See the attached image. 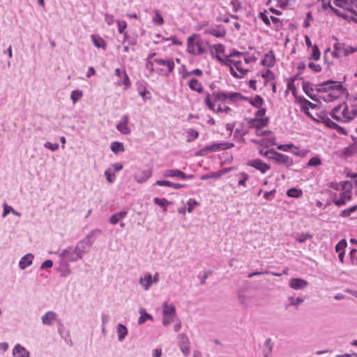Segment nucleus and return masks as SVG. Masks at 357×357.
Returning a JSON list of instances; mask_svg holds the SVG:
<instances>
[{"mask_svg":"<svg viewBox=\"0 0 357 357\" xmlns=\"http://www.w3.org/2000/svg\"><path fill=\"white\" fill-rule=\"evenodd\" d=\"M217 59L223 65L229 68L232 77L242 79L253 69L256 62L254 56L242 52H234L224 58L217 56Z\"/></svg>","mask_w":357,"mask_h":357,"instance_id":"1","label":"nucleus"},{"mask_svg":"<svg viewBox=\"0 0 357 357\" xmlns=\"http://www.w3.org/2000/svg\"><path fill=\"white\" fill-rule=\"evenodd\" d=\"M345 91L341 82L328 80L319 85L316 99L319 102H332L344 95Z\"/></svg>","mask_w":357,"mask_h":357,"instance_id":"2","label":"nucleus"},{"mask_svg":"<svg viewBox=\"0 0 357 357\" xmlns=\"http://www.w3.org/2000/svg\"><path fill=\"white\" fill-rule=\"evenodd\" d=\"M238 96V93H237L218 91L211 94L209 92H206L204 93V102L211 111L214 112L217 109L218 105H221L227 102H233Z\"/></svg>","mask_w":357,"mask_h":357,"instance_id":"3","label":"nucleus"},{"mask_svg":"<svg viewBox=\"0 0 357 357\" xmlns=\"http://www.w3.org/2000/svg\"><path fill=\"white\" fill-rule=\"evenodd\" d=\"M331 116L337 121L349 123L357 116V107L343 102L335 107L331 112Z\"/></svg>","mask_w":357,"mask_h":357,"instance_id":"4","label":"nucleus"},{"mask_svg":"<svg viewBox=\"0 0 357 357\" xmlns=\"http://www.w3.org/2000/svg\"><path fill=\"white\" fill-rule=\"evenodd\" d=\"M208 42L197 34H192L187 39L186 52L192 56L205 54L208 50Z\"/></svg>","mask_w":357,"mask_h":357,"instance_id":"5","label":"nucleus"},{"mask_svg":"<svg viewBox=\"0 0 357 357\" xmlns=\"http://www.w3.org/2000/svg\"><path fill=\"white\" fill-rule=\"evenodd\" d=\"M352 197V185L349 181H344L342 184V192L338 197H333V202L337 206L344 205Z\"/></svg>","mask_w":357,"mask_h":357,"instance_id":"6","label":"nucleus"},{"mask_svg":"<svg viewBox=\"0 0 357 357\" xmlns=\"http://www.w3.org/2000/svg\"><path fill=\"white\" fill-rule=\"evenodd\" d=\"M333 56L335 57L348 56L357 52V46H351L344 43L337 42L333 45Z\"/></svg>","mask_w":357,"mask_h":357,"instance_id":"7","label":"nucleus"},{"mask_svg":"<svg viewBox=\"0 0 357 357\" xmlns=\"http://www.w3.org/2000/svg\"><path fill=\"white\" fill-rule=\"evenodd\" d=\"M350 0H330L328 6L334 13L342 17L339 13H344L346 10H353L354 8H350Z\"/></svg>","mask_w":357,"mask_h":357,"instance_id":"8","label":"nucleus"},{"mask_svg":"<svg viewBox=\"0 0 357 357\" xmlns=\"http://www.w3.org/2000/svg\"><path fill=\"white\" fill-rule=\"evenodd\" d=\"M162 312H163V324L167 325L170 324L176 314V309L173 305H169L167 303H165L162 305Z\"/></svg>","mask_w":357,"mask_h":357,"instance_id":"9","label":"nucleus"},{"mask_svg":"<svg viewBox=\"0 0 357 357\" xmlns=\"http://www.w3.org/2000/svg\"><path fill=\"white\" fill-rule=\"evenodd\" d=\"M247 165L255 168L263 174L271 169V166L261 159L250 160L247 162Z\"/></svg>","mask_w":357,"mask_h":357,"instance_id":"10","label":"nucleus"},{"mask_svg":"<svg viewBox=\"0 0 357 357\" xmlns=\"http://www.w3.org/2000/svg\"><path fill=\"white\" fill-rule=\"evenodd\" d=\"M115 75L120 78L117 84L119 85L123 84L124 89H127L131 86V82L125 70L116 68L115 69Z\"/></svg>","mask_w":357,"mask_h":357,"instance_id":"11","label":"nucleus"},{"mask_svg":"<svg viewBox=\"0 0 357 357\" xmlns=\"http://www.w3.org/2000/svg\"><path fill=\"white\" fill-rule=\"evenodd\" d=\"M270 159L278 163L285 165L287 167L293 164V161L290 157L276 151L273 153V155L270 156Z\"/></svg>","mask_w":357,"mask_h":357,"instance_id":"12","label":"nucleus"},{"mask_svg":"<svg viewBox=\"0 0 357 357\" xmlns=\"http://www.w3.org/2000/svg\"><path fill=\"white\" fill-rule=\"evenodd\" d=\"M164 177H178L181 179H191L192 178V175H186L183 172L177 169H167L163 173Z\"/></svg>","mask_w":357,"mask_h":357,"instance_id":"13","label":"nucleus"},{"mask_svg":"<svg viewBox=\"0 0 357 357\" xmlns=\"http://www.w3.org/2000/svg\"><path fill=\"white\" fill-rule=\"evenodd\" d=\"M152 175V169L150 167L142 169L135 175V178L138 183L146 181Z\"/></svg>","mask_w":357,"mask_h":357,"instance_id":"14","label":"nucleus"},{"mask_svg":"<svg viewBox=\"0 0 357 357\" xmlns=\"http://www.w3.org/2000/svg\"><path fill=\"white\" fill-rule=\"evenodd\" d=\"M178 338V344L182 353L185 356H188L190 354V342L188 337L184 334H181Z\"/></svg>","mask_w":357,"mask_h":357,"instance_id":"15","label":"nucleus"},{"mask_svg":"<svg viewBox=\"0 0 357 357\" xmlns=\"http://www.w3.org/2000/svg\"><path fill=\"white\" fill-rule=\"evenodd\" d=\"M342 17L357 24V1L354 5L353 10H346L344 13H339Z\"/></svg>","mask_w":357,"mask_h":357,"instance_id":"16","label":"nucleus"},{"mask_svg":"<svg viewBox=\"0 0 357 357\" xmlns=\"http://www.w3.org/2000/svg\"><path fill=\"white\" fill-rule=\"evenodd\" d=\"M188 79V86L192 91H196L199 93L203 92L204 86L199 80L195 77H190Z\"/></svg>","mask_w":357,"mask_h":357,"instance_id":"17","label":"nucleus"},{"mask_svg":"<svg viewBox=\"0 0 357 357\" xmlns=\"http://www.w3.org/2000/svg\"><path fill=\"white\" fill-rule=\"evenodd\" d=\"M347 246V243L345 239H342L335 245V252L338 254V257L341 263H344V257Z\"/></svg>","mask_w":357,"mask_h":357,"instance_id":"18","label":"nucleus"},{"mask_svg":"<svg viewBox=\"0 0 357 357\" xmlns=\"http://www.w3.org/2000/svg\"><path fill=\"white\" fill-rule=\"evenodd\" d=\"M128 117L126 115L122 116L121 121L117 124L116 129L122 134L128 135L130 133V129L128 126Z\"/></svg>","mask_w":357,"mask_h":357,"instance_id":"19","label":"nucleus"},{"mask_svg":"<svg viewBox=\"0 0 357 357\" xmlns=\"http://www.w3.org/2000/svg\"><path fill=\"white\" fill-rule=\"evenodd\" d=\"M269 118L266 119H256L250 120L249 124L250 128H255V129H261L262 128L266 126L268 123Z\"/></svg>","mask_w":357,"mask_h":357,"instance_id":"20","label":"nucleus"},{"mask_svg":"<svg viewBox=\"0 0 357 357\" xmlns=\"http://www.w3.org/2000/svg\"><path fill=\"white\" fill-rule=\"evenodd\" d=\"M275 57L273 51L268 52L265 55L263 59L261 60V64L264 66L271 68L275 65Z\"/></svg>","mask_w":357,"mask_h":357,"instance_id":"21","label":"nucleus"},{"mask_svg":"<svg viewBox=\"0 0 357 357\" xmlns=\"http://www.w3.org/2000/svg\"><path fill=\"white\" fill-rule=\"evenodd\" d=\"M308 282L301 278H292L289 281V287L294 289H302L307 285Z\"/></svg>","mask_w":357,"mask_h":357,"instance_id":"22","label":"nucleus"},{"mask_svg":"<svg viewBox=\"0 0 357 357\" xmlns=\"http://www.w3.org/2000/svg\"><path fill=\"white\" fill-rule=\"evenodd\" d=\"M154 62L159 66H164L167 68L168 73H172L175 67L172 59H155Z\"/></svg>","mask_w":357,"mask_h":357,"instance_id":"23","label":"nucleus"},{"mask_svg":"<svg viewBox=\"0 0 357 357\" xmlns=\"http://www.w3.org/2000/svg\"><path fill=\"white\" fill-rule=\"evenodd\" d=\"M261 78L263 80L264 84L266 86L274 81L275 75L271 70L266 69L261 72Z\"/></svg>","mask_w":357,"mask_h":357,"instance_id":"24","label":"nucleus"},{"mask_svg":"<svg viewBox=\"0 0 357 357\" xmlns=\"http://www.w3.org/2000/svg\"><path fill=\"white\" fill-rule=\"evenodd\" d=\"M259 18L266 24H270V20H271L274 24H277L279 22L280 20L278 17H273L270 15L269 11L265 10L264 12H261L259 13Z\"/></svg>","mask_w":357,"mask_h":357,"instance_id":"25","label":"nucleus"},{"mask_svg":"<svg viewBox=\"0 0 357 357\" xmlns=\"http://www.w3.org/2000/svg\"><path fill=\"white\" fill-rule=\"evenodd\" d=\"M155 184L159 186H167L172 188L174 189H180L186 187L185 184L175 183L166 180H158L155 181Z\"/></svg>","mask_w":357,"mask_h":357,"instance_id":"26","label":"nucleus"},{"mask_svg":"<svg viewBox=\"0 0 357 357\" xmlns=\"http://www.w3.org/2000/svg\"><path fill=\"white\" fill-rule=\"evenodd\" d=\"M57 318V314L52 311L46 312L41 318L42 322L45 325H52Z\"/></svg>","mask_w":357,"mask_h":357,"instance_id":"27","label":"nucleus"},{"mask_svg":"<svg viewBox=\"0 0 357 357\" xmlns=\"http://www.w3.org/2000/svg\"><path fill=\"white\" fill-rule=\"evenodd\" d=\"M302 107H303V109L305 112V113L308 115L309 116H310L312 119H314V121H319L320 119H318V118H316L314 117L310 112H309V108L311 107L312 109H314L317 106L316 105L312 103L311 102H310L309 100H306V99H304L302 101Z\"/></svg>","mask_w":357,"mask_h":357,"instance_id":"28","label":"nucleus"},{"mask_svg":"<svg viewBox=\"0 0 357 357\" xmlns=\"http://www.w3.org/2000/svg\"><path fill=\"white\" fill-rule=\"evenodd\" d=\"M139 284L147 291L153 284L152 275L150 273H146L144 277L140 278Z\"/></svg>","mask_w":357,"mask_h":357,"instance_id":"29","label":"nucleus"},{"mask_svg":"<svg viewBox=\"0 0 357 357\" xmlns=\"http://www.w3.org/2000/svg\"><path fill=\"white\" fill-rule=\"evenodd\" d=\"M225 7L231 6L234 11H237L241 7L239 0H218Z\"/></svg>","mask_w":357,"mask_h":357,"instance_id":"30","label":"nucleus"},{"mask_svg":"<svg viewBox=\"0 0 357 357\" xmlns=\"http://www.w3.org/2000/svg\"><path fill=\"white\" fill-rule=\"evenodd\" d=\"M13 354L15 357H29V351L20 344L14 347Z\"/></svg>","mask_w":357,"mask_h":357,"instance_id":"31","label":"nucleus"},{"mask_svg":"<svg viewBox=\"0 0 357 357\" xmlns=\"http://www.w3.org/2000/svg\"><path fill=\"white\" fill-rule=\"evenodd\" d=\"M33 259V255L32 254H27L24 257H23L20 261V267L22 269H24L29 266H30L32 263Z\"/></svg>","mask_w":357,"mask_h":357,"instance_id":"32","label":"nucleus"},{"mask_svg":"<svg viewBox=\"0 0 357 357\" xmlns=\"http://www.w3.org/2000/svg\"><path fill=\"white\" fill-rule=\"evenodd\" d=\"M192 75H196L197 77H202L203 76V72L202 70L197 68L194 69L191 71H187L185 70L182 73V77L183 79H188L190 77H193Z\"/></svg>","mask_w":357,"mask_h":357,"instance_id":"33","label":"nucleus"},{"mask_svg":"<svg viewBox=\"0 0 357 357\" xmlns=\"http://www.w3.org/2000/svg\"><path fill=\"white\" fill-rule=\"evenodd\" d=\"M91 40L93 45L98 48L105 49L106 43L102 38L98 36L92 35Z\"/></svg>","mask_w":357,"mask_h":357,"instance_id":"34","label":"nucleus"},{"mask_svg":"<svg viewBox=\"0 0 357 357\" xmlns=\"http://www.w3.org/2000/svg\"><path fill=\"white\" fill-rule=\"evenodd\" d=\"M127 211H121L112 215L109 218V222L112 225H116L121 219L124 218L127 215Z\"/></svg>","mask_w":357,"mask_h":357,"instance_id":"35","label":"nucleus"},{"mask_svg":"<svg viewBox=\"0 0 357 357\" xmlns=\"http://www.w3.org/2000/svg\"><path fill=\"white\" fill-rule=\"evenodd\" d=\"M118 339L119 341H122L127 335L128 330L127 328L123 324H119L117 327Z\"/></svg>","mask_w":357,"mask_h":357,"instance_id":"36","label":"nucleus"},{"mask_svg":"<svg viewBox=\"0 0 357 357\" xmlns=\"http://www.w3.org/2000/svg\"><path fill=\"white\" fill-rule=\"evenodd\" d=\"M264 99L259 96H256L255 97H254L253 98H252L250 100V103L255 107L256 108H261L262 107V105H264Z\"/></svg>","mask_w":357,"mask_h":357,"instance_id":"37","label":"nucleus"},{"mask_svg":"<svg viewBox=\"0 0 357 357\" xmlns=\"http://www.w3.org/2000/svg\"><path fill=\"white\" fill-rule=\"evenodd\" d=\"M287 195L289 197L298 198L303 195V191L301 189L293 188L287 190Z\"/></svg>","mask_w":357,"mask_h":357,"instance_id":"38","label":"nucleus"},{"mask_svg":"<svg viewBox=\"0 0 357 357\" xmlns=\"http://www.w3.org/2000/svg\"><path fill=\"white\" fill-rule=\"evenodd\" d=\"M153 202L157 205L162 207L163 211H165V212L167 211V207L170 204V202H169L167 199H166L165 198L161 199V198H158V197H155L153 199Z\"/></svg>","mask_w":357,"mask_h":357,"instance_id":"39","label":"nucleus"},{"mask_svg":"<svg viewBox=\"0 0 357 357\" xmlns=\"http://www.w3.org/2000/svg\"><path fill=\"white\" fill-rule=\"evenodd\" d=\"M140 317L138 319V324H142L148 319H153L151 315L148 314L144 309H140Z\"/></svg>","mask_w":357,"mask_h":357,"instance_id":"40","label":"nucleus"},{"mask_svg":"<svg viewBox=\"0 0 357 357\" xmlns=\"http://www.w3.org/2000/svg\"><path fill=\"white\" fill-rule=\"evenodd\" d=\"M111 150L115 153L123 152L124 151L123 144L119 142H114L111 144Z\"/></svg>","mask_w":357,"mask_h":357,"instance_id":"41","label":"nucleus"},{"mask_svg":"<svg viewBox=\"0 0 357 357\" xmlns=\"http://www.w3.org/2000/svg\"><path fill=\"white\" fill-rule=\"evenodd\" d=\"M303 89L307 96H308L311 99L315 100V95L313 93V89L310 87L308 82L303 83Z\"/></svg>","mask_w":357,"mask_h":357,"instance_id":"42","label":"nucleus"},{"mask_svg":"<svg viewBox=\"0 0 357 357\" xmlns=\"http://www.w3.org/2000/svg\"><path fill=\"white\" fill-rule=\"evenodd\" d=\"M320 51L319 50V47L317 45H314L312 47V54L311 56L309 57V59H314L315 61H318L320 59Z\"/></svg>","mask_w":357,"mask_h":357,"instance_id":"43","label":"nucleus"},{"mask_svg":"<svg viewBox=\"0 0 357 357\" xmlns=\"http://www.w3.org/2000/svg\"><path fill=\"white\" fill-rule=\"evenodd\" d=\"M154 13L155 15L153 17V24L156 25H162L164 24V19L161 14L160 13L159 10H155Z\"/></svg>","mask_w":357,"mask_h":357,"instance_id":"44","label":"nucleus"},{"mask_svg":"<svg viewBox=\"0 0 357 357\" xmlns=\"http://www.w3.org/2000/svg\"><path fill=\"white\" fill-rule=\"evenodd\" d=\"M319 118L323 121V123L326 126H327L329 128H339V126L335 123H334L333 121H331L328 117L318 116V119Z\"/></svg>","mask_w":357,"mask_h":357,"instance_id":"45","label":"nucleus"},{"mask_svg":"<svg viewBox=\"0 0 357 357\" xmlns=\"http://www.w3.org/2000/svg\"><path fill=\"white\" fill-rule=\"evenodd\" d=\"M83 96L82 91L79 90H74L71 92L70 98L73 102L76 103Z\"/></svg>","mask_w":357,"mask_h":357,"instance_id":"46","label":"nucleus"},{"mask_svg":"<svg viewBox=\"0 0 357 357\" xmlns=\"http://www.w3.org/2000/svg\"><path fill=\"white\" fill-rule=\"evenodd\" d=\"M206 33H208L212 36H214L215 37H218V38L224 37L226 34V32L224 29H213L208 30L206 31Z\"/></svg>","mask_w":357,"mask_h":357,"instance_id":"47","label":"nucleus"},{"mask_svg":"<svg viewBox=\"0 0 357 357\" xmlns=\"http://www.w3.org/2000/svg\"><path fill=\"white\" fill-rule=\"evenodd\" d=\"M118 25V31L120 33H123L125 36L127 35V33L125 31L127 28V23L126 21L117 20L116 21Z\"/></svg>","mask_w":357,"mask_h":357,"instance_id":"48","label":"nucleus"},{"mask_svg":"<svg viewBox=\"0 0 357 357\" xmlns=\"http://www.w3.org/2000/svg\"><path fill=\"white\" fill-rule=\"evenodd\" d=\"M357 211V205H354L351 206L349 208L344 209L341 212L342 217H348L351 215V213H354Z\"/></svg>","mask_w":357,"mask_h":357,"instance_id":"49","label":"nucleus"},{"mask_svg":"<svg viewBox=\"0 0 357 357\" xmlns=\"http://www.w3.org/2000/svg\"><path fill=\"white\" fill-rule=\"evenodd\" d=\"M238 176L240 178V180L238 181V185L241 186L245 187L246 181L249 178L248 174L245 172H241L238 174Z\"/></svg>","mask_w":357,"mask_h":357,"instance_id":"50","label":"nucleus"},{"mask_svg":"<svg viewBox=\"0 0 357 357\" xmlns=\"http://www.w3.org/2000/svg\"><path fill=\"white\" fill-rule=\"evenodd\" d=\"M3 206H4V208H3V213L2 215L3 217H6L10 212H11L12 213H13L15 215H17V216L20 215V213L18 212L15 211L11 206H8L7 204L5 203Z\"/></svg>","mask_w":357,"mask_h":357,"instance_id":"51","label":"nucleus"},{"mask_svg":"<svg viewBox=\"0 0 357 357\" xmlns=\"http://www.w3.org/2000/svg\"><path fill=\"white\" fill-rule=\"evenodd\" d=\"M188 135L189 137L188 142H192L198 137L199 132L195 129H189L188 130Z\"/></svg>","mask_w":357,"mask_h":357,"instance_id":"52","label":"nucleus"},{"mask_svg":"<svg viewBox=\"0 0 357 357\" xmlns=\"http://www.w3.org/2000/svg\"><path fill=\"white\" fill-rule=\"evenodd\" d=\"M187 204H188V208H187L188 212L192 213V211L194 210L195 207L199 205V203L195 199H190L188 201Z\"/></svg>","mask_w":357,"mask_h":357,"instance_id":"53","label":"nucleus"},{"mask_svg":"<svg viewBox=\"0 0 357 357\" xmlns=\"http://www.w3.org/2000/svg\"><path fill=\"white\" fill-rule=\"evenodd\" d=\"M162 41H168V40H170L172 41V44L173 45H182V42L181 40H179L176 36H172L171 37L169 38H162Z\"/></svg>","mask_w":357,"mask_h":357,"instance_id":"54","label":"nucleus"},{"mask_svg":"<svg viewBox=\"0 0 357 357\" xmlns=\"http://www.w3.org/2000/svg\"><path fill=\"white\" fill-rule=\"evenodd\" d=\"M224 146V147H222L223 149H229L231 147H233L234 146V144H215V145H213L212 146L208 148V150H211V151H218L219 149V146Z\"/></svg>","mask_w":357,"mask_h":357,"instance_id":"55","label":"nucleus"},{"mask_svg":"<svg viewBox=\"0 0 357 357\" xmlns=\"http://www.w3.org/2000/svg\"><path fill=\"white\" fill-rule=\"evenodd\" d=\"M321 161L320 158L317 157H313L308 161L307 165L310 167H316L321 165Z\"/></svg>","mask_w":357,"mask_h":357,"instance_id":"56","label":"nucleus"},{"mask_svg":"<svg viewBox=\"0 0 357 357\" xmlns=\"http://www.w3.org/2000/svg\"><path fill=\"white\" fill-rule=\"evenodd\" d=\"M309 68H310L314 73H319L321 70V67L319 63L310 62L308 64Z\"/></svg>","mask_w":357,"mask_h":357,"instance_id":"57","label":"nucleus"},{"mask_svg":"<svg viewBox=\"0 0 357 357\" xmlns=\"http://www.w3.org/2000/svg\"><path fill=\"white\" fill-rule=\"evenodd\" d=\"M266 112V109L265 108H259V109L255 113V117L256 119H266L268 118L267 116H265Z\"/></svg>","mask_w":357,"mask_h":357,"instance_id":"58","label":"nucleus"},{"mask_svg":"<svg viewBox=\"0 0 357 357\" xmlns=\"http://www.w3.org/2000/svg\"><path fill=\"white\" fill-rule=\"evenodd\" d=\"M220 177V174H218V172H213L208 174L203 175L201 177L202 180H206V179H211V178H218Z\"/></svg>","mask_w":357,"mask_h":357,"instance_id":"59","label":"nucleus"},{"mask_svg":"<svg viewBox=\"0 0 357 357\" xmlns=\"http://www.w3.org/2000/svg\"><path fill=\"white\" fill-rule=\"evenodd\" d=\"M230 111H231V108L229 107H227V106L222 107V105H218L217 107V109L215 110L213 112H215V113H222V112L229 113Z\"/></svg>","mask_w":357,"mask_h":357,"instance_id":"60","label":"nucleus"},{"mask_svg":"<svg viewBox=\"0 0 357 357\" xmlns=\"http://www.w3.org/2000/svg\"><path fill=\"white\" fill-rule=\"evenodd\" d=\"M313 20V17H312V13L310 12L307 13V15H306V18L304 21V23H303V26L304 27H308L310 26V22Z\"/></svg>","mask_w":357,"mask_h":357,"instance_id":"61","label":"nucleus"},{"mask_svg":"<svg viewBox=\"0 0 357 357\" xmlns=\"http://www.w3.org/2000/svg\"><path fill=\"white\" fill-rule=\"evenodd\" d=\"M294 147L292 144H280L277 146V148L282 151H289L291 148Z\"/></svg>","mask_w":357,"mask_h":357,"instance_id":"62","label":"nucleus"},{"mask_svg":"<svg viewBox=\"0 0 357 357\" xmlns=\"http://www.w3.org/2000/svg\"><path fill=\"white\" fill-rule=\"evenodd\" d=\"M45 147L54 151L59 149V144L56 143L52 144L50 142H46L45 144Z\"/></svg>","mask_w":357,"mask_h":357,"instance_id":"63","label":"nucleus"},{"mask_svg":"<svg viewBox=\"0 0 357 357\" xmlns=\"http://www.w3.org/2000/svg\"><path fill=\"white\" fill-rule=\"evenodd\" d=\"M105 20L106 23L109 26L112 25L114 22V17L112 15L105 14Z\"/></svg>","mask_w":357,"mask_h":357,"instance_id":"64","label":"nucleus"}]
</instances>
